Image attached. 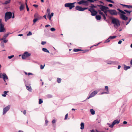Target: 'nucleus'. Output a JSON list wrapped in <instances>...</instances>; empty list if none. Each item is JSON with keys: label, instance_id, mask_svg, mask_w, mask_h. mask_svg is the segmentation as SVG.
I'll list each match as a JSON object with an SVG mask.
<instances>
[{"label": "nucleus", "instance_id": "nucleus-58", "mask_svg": "<svg viewBox=\"0 0 132 132\" xmlns=\"http://www.w3.org/2000/svg\"><path fill=\"white\" fill-rule=\"evenodd\" d=\"M96 130L97 131V132H98V131L97 130ZM90 132H95L94 131V130H90Z\"/></svg>", "mask_w": 132, "mask_h": 132}, {"label": "nucleus", "instance_id": "nucleus-40", "mask_svg": "<svg viewBox=\"0 0 132 132\" xmlns=\"http://www.w3.org/2000/svg\"><path fill=\"white\" fill-rule=\"evenodd\" d=\"M26 8H27V10L28 11L29 10V8L28 7V5H27V3H26Z\"/></svg>", "mask_w": 132, "mask_h": 132}, {"label": "nucleus", "instance_id": "nucleus-30", "mask_svg": "<svg viewBox=\"0 0 132 132\" xmlns=\"http://www.w3.org/2000/svg\"><path fill=\"white\" fill-rule=\"evenodd\" d=\"M130 67L129 66H127L126 65H125L124 67V69L125 70H126L130 68Z\"/></svg>", "mask_w": 132, "mask_h": 132}, {"label": "nucleus", "instance_id": "nucleus-53", "mask_svg": "<svg viewBox=\"0 0 132 132\" xmlns=\"http://www.w3.org/2000/svg\"><path fill=\"white\" fill-rule=\"evenodd\" d=\"M108 92H102L101 93V94H108Z\"/></svg>", "mask_w": 132, "mask_h": 132}, {"label": "nucleus", "instance_id": "nucleus-56", "mask_svg": "<svg viewBox=\"0 0 132 132\" xmlns=\"http://www.w3.org/2000/svg\"><path fill=\"white\" fill-rule=\"evenodd\" d=\"M122 42V41H121V40H120L119 41V42H118V43L119 44H121Z\"/></svg>", "mask_w": 132, "mask_h": 132}, {"label": "nucleus", "instance_id": "nucleus-10", "mask_svg": "<svg viewBox=\"0 0 132 132\" xmlns=\"http://www.w3.org/2000/svg\"><path fill=\"white\" fill-rule=\"evenodd\" d=\"M10 106V105H8L4 108L3 109V114H5L9 110Z\"/></svg>", "mask_w": 132, "mask_h": 132}, {"label": "nucleus", "instance_id": "nucleus-47", "mask_svg": "<svg viewBox=\"0 0 132 132\" xmlns=\"http://www.w3.org/2000/svg\"><path fill=\"white\" fill-rule=\"evenodd\" d=\"M68 113L67 114L65 115V118H64V119L65 120H66L67 119V118H68Z\"/></svg>", "mask_w": 132, "mask_h": 132}, {"label": "nucleus", "instance_id": "nucleus-15", "mask_svg": "<svg viewBox=\"0 0 132 132\" xmlns=\"http://www.w3.org/2000/svg\"><path fill=\"white\" fill-rule=\"evenodd\" d=\"M98 12L99 14H101V15L103 16V19L104 20H105L106 19V18L105 15V14L103 13V12H102L100 10H98Z\"/></svg>", "mask_w": 132, "mask_h": 132}, {"label": "nucleus", "instance_id": "nucleus-49", "mask_svg": "<svg viewBox=\"0 0 132 132\" xmlns=\"http://www.w3.org/2000/svg\"><path fill=\"white\" fill-rule=\"evenodd\" d=\"M4 40H3V41H2V42H4V43H7V42L8 41V40H5V39H4Z\"/></svg>", "mask_w": 132, "mask_h": 132}, {"label": "nucleus", "instance_id": "nucleus-31", "mask_svg": "<svg viewBox=\"0 0 132 132\" xmlns=\"http://www.w3.org/2000/svg\"><path fill=\"white\" fill-rule=\"evenodd\" d=\"M1 45L2 47L4 48V42L2 41L1 43Z\"/></svg>", "mask_w": 132, "mask_h": 132}, {"label": "nucleus", "instance_id": "nucleus-52", "mask_svg": "<svg viewBox=\"0 0 132 132\" xmlns=\"http://www.w3.org/2000/svg\"><path fill=\"white\" fill-rule=\"evenodd\" d=\"M33 6L35 7H38V5L36 4H34Z\"/></svg>", "mask_w": 132, "mask_h": 132}, {"label": "nucleus", "instance_id": "nucleus-13", "mask_svg": "<svg viewBox=\"0 0 132 132\" xmlns=\"http://www.w3.org/2000/svg\"><path fill=\"white\" fill-rule=\"evenodd\" d=\"M97 93V91H95L89 95V96L87 97V99H88L94 96Z\"/></svg>", "mask_w": 132, "mask_h": 132}, {"label": "nucleus", "instance_id": "nucleus-2", "mask_svg": "<svg viewBox=\"0 0 132 132\" xmlns=\"http://www.w3.org/2000/svg\"><path fill=\"white\" fill-rule=\"evenodd\" d=\"M12 16V13L11 12H7L5 14V20L6 22L9 19L11 18Z\"/></svg>", "mask_w": 132, "mask_h": 132}, {"label": "nucleus", "instance_id": "nucleus-28", "mask_svg": "<svg viewBox=\"0 0 132 132\" xmlns=\"http://www.w3.org/2000/svg\"><path fill=\"white\" fill-rule=\"evenodd\" d=\"M124 11L127 13L129 14H128V15H130V13L132 12V11H128V10H124Z\"/></svg>", "mask_w": 132, "mask_h": 132}, {"label": "nucleus", "instance_id": "nucleus-37", "mask_svg": "<svg viewBox=\"0 0 132 132\" xmlns=\"http://www.w3.org/2000/svg\"><path fill=\"white\" fill-rule=\"evenodd\" d=\"M106 1H107L108 2H110L112 3H114V2L113 1H111V0H105Z\"/></svg>", "mask_w": 132, "mask_h": 132}, {"label": "nucleus", "instance_id": "nucleus-57", "mask_svg": "<svg viewBox=\"0 0 132 132\" xmlns=\"http://www.w3.org/2000/svg\"><path fill=\"white\" fill-rule=\"evenodd\" d=\"M117 10L120 12L121 13V12L122 11V10H121L119 9H118Z\"/></svg>", "mask_w": 132, "mask_h": 132}, {"label": "nucleus", "instance_id": "nucleus-9", "mask_svg": "<svg viewBox=\"0 0 132 132\" xmlns=\"http://www.w3.org/2000/svg\"><path fill=\"white\" fill-rule=\"evenodd\" d=\"M0 78H3L5 82H6L5 80L8 79L7 76L5 73H0Z\"/></svg>", "mask_w": 132, "mask_h": 132}, {"label": "nucleus", "instance_id": "nucleus-20", "mask_svg": "<svg viewBox=\"0 0 132 132\" xmlns=\"http://www.w3.org/2000/svg\"><path fill=\"white\" fill-rule=\"evenodd\" d=\"M24 5L21 4L19 7L20 10V11L23 10L24 8Z\"/></svg>", "mask_w": 132, "mask_h": 132}, {"label": "nucleus", "instance_id": "nucleus-8", "mask_svg": "<svg viewBox=\"0 0 132 132\" xmlns=\"http://www.w3.org/2000/svg\"><path fill=\"white\" fill-rule=\"evenodd\" d=\"M76 9V10L80 11H83L85 10L89 9L88 7H81L79 6H77L75 7Z\"/></svg>", "mask_w": 132, "mask_h": 132}, {"label": "nucleus", "instance_id": "nucleus-59", "mask_svg": "<svg viewBox=\"0 0 132 132\" xmlns=\"http://www.w3.org/2000/svg\"><path fill=\"white\" fill-rule=\"evenodd\" d=\"M32 75V74L31 73H28V76H29L30 75Z\"/></svg>", "mask_w": 132, "mask_h": 132}, {"label": "nucleus", "instance_id": "nucleus-36", "mask_svg": "<svg viewBox=\"0 0 132 132\" xmlns=\"http://www.w3.org/2000/svg\"><path fill=\"white\" fill-rule=\"evenodd\" d=\"M110 40L109 38L108 39L105 40V41L104 42V43H108L110 42Z\"/></svg>", "mask_w": 132, "mask_h": 132}, {"label": "nucleus", "instance_id": "nucleus-64", "mask_svg": "<svg viewBox=\"0 0 132 132\" xmlns=\"http://www.w3.org/2000/svg\"><path fill=\"white\" fill-rule=\"evenodd\" d=\"M48 123V121L47 120H45V123L46 124Z\"/></svg>", "mask_w": 132, "mask_h": 132}, {"label": "nucleus", "instance_id": "nucleus-45", "mask_svg": "<svg viewBox=\"0 0 132 132\" xmlns=\"http://www.w3.org/2000/svg\"><path fill=\"white\" fill-rule=\"evenodd\" d=\"M46 42L43 41L41 43V44L42 45H44L46 44Z\"/></svg>", "mask_w": 132, "mask_h": 132}, {"label": "nucleus", "instance_id": "nucleus-12", "mask_svg": "<svg viewBox=\"0 0 132 132\" xmlns=\"http://www.w3.org/2000/svg\"><path fill=\"white\" fill-rule=\"evenodd\" d=\"M120 15V18L124 20H127L128 19L127 17H126L125 15L122 14H121L119 13H118Z\"/></svg>", "mask_w": 132, "mask_h": 132}, {"label": "nucleus", "instance_id": "nucleus-29", "mask_svg": "<svg viewBox=\"0 0 132 132\" xmlns=\"http://www.w3.org/2000/svg\"><path fill=\"white\" fill-rule=\"evenodd\" d=\"M61 79L59 78H57V82L59 83H60L61 82Z\"/></svg>", "mask_w": 132, "mask_h": 132}, {"label": "nucleus", "instance_id": "nucleus-1", "mask_svg": "<svg viewBox=\"0 0 132 132\" xmlns=\"http://www.w3.org/2000/svg\"><path fill=\"white\" fill-rule=\"evenodd\" d=\"M112 23L114 24V27L117 28L120 25L119 20L117 19L114 18L112 20Z\"/></svg>", "mask_w": 132, "mask_h": 132}, {"label": "nucleus", "instance_id": "nucleus-48", "mask_svg": "<svg viewBox=\"0 0 132 132\" xmlns=\"http://www.w3.org/2000/svg\"><path fill=\"white\" fill-rule=\"evenodd\" d=\"M45 65H44V66L43 65H41L40 66V69H43L44 68Z\"/></svg>", "mask_w": 132, "mask_h": 132}, {"label": "nucleus", "instance_id": "nucleus-25", "mask_svg": "<svg viewBox=\"0 0 132 132\" xmlns=\"http://www.w3.org/2000/svg\"><path fill=\"white\" fill-rule=\"evenodd\" d=\"M82 50L81 49H79L74 48L73 50V51L75 52H78L80 51H82Z\"/></svg>", "mask_w": 132, "mask_h": 132}, {"label": "nucleus", "instance_id": "nucleus-54", "mask_svg": "<svg viewBox=\"0 0 132 132\" xmlns=\"http://www.w3.org/2000/svg\"><path fill=\"white\" fill-rule=\"evenodd\" d=\"M108 6L110 7H112V6L113 5L112 4H109Z\"/></svg>", "mask_w": 132, "mask_h": 132}, {"label": "nucleus", "instance_id": "nucleus-33", "mask_svg": "<svg viewBox=\"0 0 132 132\" xmlns=\"http://www.w3.org/2000/svg\"><path fill=\"white\" fill-rule=\"evenodd\" d=\"M116 36H110L109 37L110 39H112L115 38L116 37Z\"/></svg>", "mask_w": 132, "mask_h": 132}, {"label": "nucleus", "instance_id": "nucleus-11", "mask_svg": "<svg viewBox=\"0 0 132 132\" xmlns=\"http://www.w3.org/2000/svg\"><path fill=\"white\" fill-rule=\"evenodd\" d=\"M120 122V120H119L118 119L114 120L112 122V125L110 126V127L111 128H112L113 126L116 124H118Z\"/></svg>", "mask_w": 132, "mask_h": 132}, {"label": "nucleus", "instance_id": "nucleus-39", "mask_svg": "<svg viewBox=\"0 0 132 132\" xmlns=\"http://www.w3.org/2000/svg\"><path fill=\"white\" fill-rule=\"evenodd\" d=\"M105 89H106V91H107V92H108V93L109 92V90H108V86H105Z\"/></svg>", "mask_w": 132, "mask_h": 132}, {"label": "nucleus", "instance_id": "nucleus-51", "mask_svg": "<svg viewBox=\"0 0 132 132\" xmlns=\"http://www.w3.org/2000/svg\"><path fill=\"white\" fill-rule=\"evenodd\" d=\"M55 122V120H53L52 121V123L53 124H54V123Z\"/></svg>", "mask_w": 132, "mask_h": 132}, {"label": "nucleus", "instance_id": "nucleus-21", "mask_svg": "<svg viewBox=\"0 0 132 132\" xmlns=\"http://www.w3.org/2000/svg\"><path fill=\"white\" fill-rule=\"evenodd\" d=\"M96 19L98 20H100L101 19V17L100 15H96L95 16Z\"/></svg>", "mask_w": 132, "mask_h": 132}, {"label": "nucleus", "instance_id": "nucleus-61", "mask_svg": "<svg viewBox=\"0 0 132 132\" xmlns=\"http://www.w3.org/2000/svg\"><path fill=\"white\" fill-rule=\"evenodd\" d=\"M14 18V13H13V16L12 18Z\"/></svg>", "mask_w": 132, "mask_h": 132}, {"label": "nucleus", "instance_id": "nucleus-35", "mask_svg": "<svg viewBox=\"0 0 132 132\" xmlns=\"http://www.w3.org/2000/svg\"><path fill=\"white\" fill-rule=\"evenodd\" d=\"M43 102V101L40 98L39 100V104H41Z\"/></svg>", "mask_w": 132, "mask_h": 132}, {"label": "nucleus", "instance_id": "nucleus-44", "mask_svg": "<svg viewBox=\"0 0 132 132\" xmlns=\"http://www.w3.org/2000/svg\"><path fill=\"white\" fill-rule=\"evenodd\" d=\"M50 30L52 31H54L55 30V29L54 28H51Z\"/></svg>", "mask_w": 132, "mask_h": 132}, {"label": "nucleus", "instance_id": "nucleus-41", "mask_svg": "<svg viewBox=\"0 0 132 132\" xmlns=\"http://www.w3.org/2000/svg\"><path fill=\"white\" fill-rule=\"evenodd\" d=\"M14 56V55H11L10 56H8V58L9 59H11V58H12Z\"/></svg>", "mask_w": 132, "mask_h": 132}, {"label": "nucleus", "instance_id": "nucleus-18", "mask_svg": "<svg viewBox=\"0 0 132 132\" xmlns=\"http://www.w3.org/2000/svg\"><path fill=\"white\" fill-rule=\"evenodd\" d=\"M123 7H125L126 8L130 9L132 8V5H125L121 4Z\"/></svg>", "mask_w": 132, "mask_h": 132}, {"label": "nucleus", "instance_id": "nucleus-3", "mask_svg": "<svg viewBox=\"0 0 132 132\" xmlns=\"http://www.w3.org/2000/svg\"><path fill=\"white\" fill-rule=\"evenodd\" d=\"M35 18L33 20L34 23H35L38 20H40L42 18V17L39 15L37 13H36L34 15Z\"/></svg>", "mask_w": 132, "mask_h": 132}, {"label": "nucleus", "instance_id": "nucleus-62", "mask_svg": "<svg viewBox=\"0 0 132 132\" xmlns=\"http://www.w3.org/2000/svg\"><path fill=\"white\" fill-rule=\"evenodd\" d=\"M8 92V91H7V92H6V91H5L4 92V93L5 94H7V92Z\"/></svg>", "mask_w": 132, "mask_h": 132}, {"label": "nucleus", "instance_id": "nucleus-24", "mask_svg": "<svg viewBox=\"0 0 132 132\" xmlns=\"http://www.w3.org/2000/svg\"><path fill=\"white\" fill-rule=\"evenodd\" d=\"M3 27H4V25L2 23V20L0 19V28Z\"/></svg>", "mask_w": 132, "mask_h": 132}, {"label": "nucleus", "instance_id": "nucleus-63", "mask_svg": "<svg viewBox=\"0 0 132 132\" xmlns=\"http://www.w3.org/2000/svg\"><path fill=\"white\" fill-rule=\"evenodd\" d=\"M105 8H106V10H108V9H109V8L108 7H106V6H105Z\"/></svg>", "mask_w": 132, "mask_h": 132}, {"label": "nucleus", "instance_id": "nucleus-16", "mask_svg": "<svg viewBox=\"0 0 132 132\" xmlns=\"http://www.w3.org/2000/svg\"><path fill=\"white\" fill-rule=\"evenodd\" d=\"M83 3L87 4V5H88V2L86 1L81 0L78 2V4H83Z\"/></svg>", "mask_w": 132, "mask_h": 132}, {"label": "nucleus", "instance_id": "nucleus-4", "mask_svg": "<svg viewBox=\"0 0 132 132\" xmlns=\"http://www.w3.org/2000/svg\"><path fill=\"white\" fill-rule=\"evenodd\" d=\"M75 3V2L66 3L65 4L64 6L65 7H69V9L71 10L75 6V5H74Z\"/></svg>", "mask_w": 132, "mask_h": 132}, {"label": "nucleus", "instance_id": "nucleus-5", "mask_svg": "<svg viewBox=\"0 0 132 132\" xmlns=\"http://www.w3.org/2000/svg\"><path fill=\"white\" fill-rule=\"evenodd\" d=\"M88 10L90 11L92 16H94L98 12L96 11L95 9L93 8H89L88 9Z\"/></svg>", "mask_w": 132, "mask_h": 132}, {"label": "nucleus", "instance_id": "nucleus-14", "mask_svg": "<svg viewBox=\"0 0 132 132\" xmlns=\"http://www.w3.org/2000/svg\"><path fill=\"white\" fill-rule=\"evenodd\" d=\"M97 5L98 6L102 11H104L106 10L105 6L101 5Z\"/></svg>", "mask_w": 132, "mask_h": 132}, {"label": "nucleus", "instance_id": "nucleus-23", "mask_svg": "<svg viewBox=\"0 0 132 132\" xmlns=\"http://www.w3.org/2000/svg\"><path fill=\"white\" fill-rule=\"evenodd\" d=\"M42 50L45 52L49 53V51L46 48H42Z\"/></svg>", "mask_w": 132, "mask_h": 132}, {"label": "nucleus", "instance_id": "nucleus-46", "mask_svg": "<svg viewBox=\"0 0 132 132\" xmlns=\"http://www.w3.org/2000/svg\"><path fill=\"white\" fill-rule=\"evenodd\" d=\"M91 8H96L97 7L96 6H94V5L93 4H92L91 5V6L90 7Z\"/></svg>", "mask_w": 132, "mask_h": 132}, {"label": "nucleus", "instance_id": "nucleus-34", "mask_svg": "<svg viewBox=\"0 0 132 132\" xmlns=\"http://www.w3.org/2000/svg\"><path fill=\"white\" fill-rule=\"evenodd\" d=\"M10 1H11L10 0L6 1H5V2L4 3V4H9L10 2Z\"/></svg>", "mask_w": 132, "mask_h": 132}, {"label": "nucleus", "instance_id": "nucleus-50", "mask_svg": "<svg viewBox=\"0 0 132 132\" xmlns=\"http://www.w3.org/2000/svg\"><path fill=\"white\" fill-rule=\"evenodd\" d=\"M121 14H126V13L124 12V11H123L122 10V11L121 12Z\"/></svg>", "mask_w": 132, "mask_h": 132}, {"label": "nucleus", "instance_id": "nucleus-6", "mask_svg": "<svg viewBox=\"0 0 132 132\" xmlns=\"http://www.w3.org/2000/svg\"><path fill=\"white\" fill-rule=\"evenodd\" d=\"M31 54L28 53V52H25L22 55V58L23 59H24L30 56Z\"/></svg>", "mask_w": 132, "mask_h": 132}, {"label": "nucleus", "instance_id": "nucleus-22", "mask_svg": "<svg viewBox=\"0 0 132 132\" xmlns=\"http://www.w3.org/2000/svg\"><path fill=\"white\" fill-rule=\"evenodd\" d=\"M81 125V127L80 129H83L84 128V123L83 122H82L80 124Z\"/></svg>", "mask_w": 132, "mask_h": 132}, {"label": "nucleus", "instance_id": "nucleus-32", "mask_svg": "<svg viewBox=\"0 0 132 132\" xmlns=\"http://www.w3.org/2000/svg\"><path fill=\"white\" fill-rule=\"evenodd\" d=\"M54 13H52L51 15H49V19L50 20L51 19V17L53 15Z\"/></svg>", "mask_w": 132, "mask_h": 132}, {"label": "nucleus", "instance_id": "nucleus-43", "mask_svg": "<svg viewBox=\"0 0 132 132\" xmlns=\"http://www.w3.org/2000/svg\"><path fill=\"white\" fill-rule=\"evenodd\" d=\"M108 10H106L104 11H103L104 12L105 15H107V12H108Z\"/></svg>", "mask_w": 132, "mask_h": 132}, {"label": "nucleus", "instance_id": "nucleus-7", "mask_svg": "<svg viewBox=\"0 0 132 132\" xmlns=\"http://www.w3.org/2000/svg\"><path fill=\"white\" fill-rule=\"evenodd\" d=\"M108 11L111 15H117L118 14L117 12L115 10H109Z\"/></svg>", "mask_w": 132, "mask_h": 132}, {"label": "nucleus", "instance_id": "nucleus-27", "mask_svg": "<svg viewBox=\"0 0 132 132\" xmlns=\"http://www.w3.org/2000/svg\"><path fill=\"white\" fill-rule=\"evenodd\" d=\"M90 111L92 115H94L95 114V111L93 109H90Z\"/></svg>", "mask_w": 132, "mask_h": 132}, {"label": "nucleus", "instance_id": "nucleus-19", "mask_svg": "<svg viewBox=\"0 0 132 132\" xmlns=\"http://www.w3.org/2000/svg\"><path fill=\"white\" fill-rule=\"evenodd\" d=\"M9 35V33L4 35L3 37V38H1V40H3L4 39H5Z\"/></svg>", "mask_w": 132, "mask_h": 132}, {"label": "nucleus", "instance_id": "nucleus-26", "mask_svg": "<svg viewBox=\"0 0 132 132\" xmlns=\"http://www.w3.org/2000/svg\"><path fill=\"white\" fill-rule=\"evenodd\" d=\"M5 31V29L4 27L0 28V32H4Z\"/></svg>", "mask_w": 132, "mask_h": 132}, {"label": "nucleus", "instance_id": "nucleus-42", "mask_svg": "<svg viewBox=\"0 0 132 132\" xmlns=\"http://www.w3.org/2000/svg\"><path fill=\"white\" fill-rule=\"evenodd\" d=\"M32 33L30 31H29V33L27 34V35L28 36H29L32 35Z\"/></svg>", "mask_w": 132, "mask_h": 132}, {"label": "nucleus", "instance_id": "nucleus-60", "mask_svg": "<svg viewBox=\"0 0 132 132\" xmlns=\"http://www.w3.org/2000/svg\"><path fill=\"white\" fill-rule=\"evenodd\" d=\"M127 121H124L123 122V123L124 124H127Z\"/></svg>", "mask_w": 132, "mask_h": 132}, {"label": "nucleus", "instance_id": "nucleus-55", "mask_svg": "<svg viewBox=\"0 0 132 132\" xmlns=\"http://www.w3.org/2000/svg\"><path fill=\"white\" fill-rule=\"evenodd\" d=\"M23 112V114H25L26 113V111L25 110H24Z\"/></svg>", "mask_w": 132, "mask_h": 132}, {"label": "nucleus", "instance_id": "nucleus-38", "mask_svg": "<svg viewBox=\"0 0 132 132\" xmlns=\"http://www.w3.org/2000/svg\"><path fill=\"white\" fill-rule=\"evenodd\" d=\"M47 13L48 14V15H49L50 14V10L49 9H48L47 10Z\"/></svg>", "mask_w": 132, "mask_h": 132}, {"label": "nucleus", "instance_id": "nucleus-17", "mask_svg": "<svg viewBox=\"0 0 132 132\" xmlns=\"http://www.w3.org/2000/svg\"><path fill=\"white\" fill-rule=\"evenodd\" d=\"M27 89L30 92H31L32 90V88L31 86H27L26 85Z\"/></svg>", "mask_w": 132, "mask_h": 132}]
</instances>
